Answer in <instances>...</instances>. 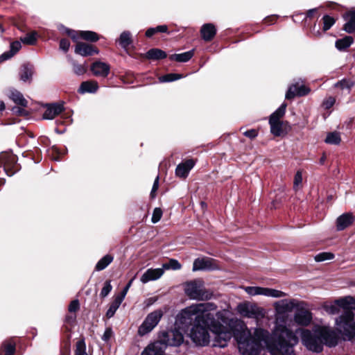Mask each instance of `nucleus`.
Here are the masks:
<instances>
[{
	"label": "nucleus",
	"instance_id": "obj_1",
	"mask_svg": "<svg viewBox=\"0 0 355 355\" xmlns=\"http://www.w3.org/2000/svg\"><path fill=\"white\" fill-rule=\"evenodd\" d=\"M300 302L295 299H284L274 303L275 327L271 332L262 327H255L252 331L243 321L232 319L241 329L235 332L239 350L243 355H259L262 351L270 355H296L294 347L299 343L296 333L286 323L288 314L298 309Z\"/></svg>",
	"mask_w": 355,
	"mask_h": 355
},
{
	"label": "nucleus",
	"instance_id": "obj_2",
	"mask_svg": "<svg viewBox=\"0 0 355 355\" xmlns=\"http://www.w3.org/2000/svg\"><path fill=\"white\" fill-rule=\"evenodd\" d=\"M221 311L214 315L210 311L194 318V324L189 334L191 340L198 346L204 347L209 344L210 334L209 330L215 335L213 346L225 348L232 338L231 329L235 332L241 331L239 326L234 322H230Z\"/></svg>",
	"mask_w": 355,
	"mask_h": 355
},
{
	"label": "nucleus",
	"instance_id": "obj_3",
	"mask_svg": "<svg viewBox=\"0 0 355 355\" xmlns=\"http://www.w3.org/2000/svg\"><path fill=\"white\" fill-rule=\"evenodd\" d=\"M293 332L300 335L302 344L313 353H320L324 345L328 347H336L339 341L338 334L331 327L317 325L311 330L297 328Z\"/></svg>",
	"mask_w": 355,
	"mask_h": 355
},
{
	"label": "nucleus",
	"instance_id": "obj_4",
	"mask_svg": "<svg viewBox=\"0 0 355 355\" xmlns=\"http://www.w3.org/2000/svg\"><path fill=\"white\" fill-rule=\"evenodd\" d=\"M336 303L339 309L343 310V314L336 319V325L337 330L344 336L345 335H352V331H349L352 325L354 324L355 310V299L352 296H347L336 300Z\"/></svg>",
	"mask_w": 355,
	"mask_h": 355
},
{
	"label": "nucleus",
	"instance_id": "obj_5",
	"mask_svg": "<svg viewBox=\"0 0 355 355\" xmlns=\"http://www.w3.org/2000/svg\"><path fill=\"white\" fill-rule=\"evenodd\" d=\"M217 306L213 302H205L192 304L182 309L178 315L176 322L182 325L187 326L191 323L195 318L208 313L209 311H215Z\"/></svg>",
	"mask_w": 355,
	"mask_h": 355
},
{
	"label": "nucleus",
	"instance_id": "obj_6",
	"mask_svg": "<svg viewBox=\"0 0 355 355\" xmlns=\"http://www.w3.org/2000/svg\"><path fill=\"white\" fill-rule=\"evenodd\" d=\"M184 292L190 299L195 300H208L213 295L212 293L204 287L203 282L200 280L187 282L184 286Z\"/></svg>",
	"mask_w": 355,
	"mask_h": 355
},
{
	"label": "nucleus",
	"instance_id": "obj_7",
	"mask_svg": "<svg viewBox=\"0 0 355 355\" xmlns=\"http://www.w3.org/2000/svg\"><path fill=\"white\" fill-rule=\"evenodd\" d=\"M236 311L241 316L254 319L257 322L263 319L266 313L263 308L249 302L239 304L236 306Z\"/></svg>",
	"mask_w": 355,
	"mask_h": 355
},
{
	"label": "nucleus",
	"instance_id": "obj_8",
	"mask_svg": "<svg viewBox=\"0 0 355 355\" xmlns=\"http://www.w3.org/2000/svg\"><path fill=\"white\" fill-rule=\"evenodd\" d=\"M162 316L163 311L161 309L148 314L138 329V334L143 336L150 333L158 324Z\"/></svg>",
	"mask_w": 355,
	"mask_h": 355
},
{
	"label": "nucleus",
	"instance_id": "obj_9",
	"mask_svg": "<svg viewBox=\"0 0 355 355\" xmlns=\"http://www.w3.org/2000/svg\"><path fill=\"white\" fill-rule=\"evenodd\" d=\"M159 341L167 346H180L184 341V336L178 329H174L160 332Z\"/></svg>",
	"mask_w": 355,
	"mask_h": 355
},
{
	"label": "nucleus",
	"instance_id": "obj_10",
	"mask_svg": "<svg viewBox=\"0 0 355 355\" xmlns=\"http://www.w3.org/2000/svg\"><path fill=\"white\" fill-rule=\"evenodd\" d=\"M242 288L250 296L263 295L274 298L285 297L286 294L281 291L274 288L261 286H243Z\"/></svg>",
	"mask_w": 355,
	"mask_h": 355
},
{
	"label": "nucleus",
	"instance_id": "obj_11",
	"mask_svg": "<svg viewBox=\"0 0 355 355\" xmlns=\"http://www.w3.org/2000/svg\"><path fill=\"white\" fill-rule=\"evenodd\" d=\"M63 28L64 33L70 36L73 40H76L78 37H81L82 39L87 41L96 42L99 39L97 33L93 31H81L78 32L64 27H63Z\"/></svg>",
	"mask_w": 355,
	"mask_h": 355
},
{
	"label": "nucleus",
	"instance_id": "obj_12",
	"mask_svg": "<svg viewBox=\"0 0 355 355\" xmlns=\"http://www.w3.org/2000/svg\"><path fill=\"white\" fill-rule=\"evenodd\" d=\"M215 261L211 258L203 257L196 259L193 264V270H212L216 269Z\"/></svg>",
	"mask_w": 355,
	"mask_h": 355
},
{
	"label": "nucleus",
	"instance_id": "obj_13",
	"mask_svg": "<svg viewBox=\"0 0 355 355\" xmlns=\"http://www.w3.org/2000/svg\"><path fill=\"white\" fill-rule=\"evenodd\" d=\"M310 92V89L306 87L304 84H300L299 83H296L295 84L291 85L286 94V99H292L295 96H302L308 94Z\"/></svg>",
	"mask_w": 355,
	"mask_h": 355
},
{
	"label": "nucleus",
	"instance_id": "obj_14",
	"mask_svg": "<svg viewBox=\"0 0 355 355\" xmlns=\"http://www.w3.org/2000/svg\"><path fill=\"white\" fill-rule=\"evenodd\" d=\"M312 313L311 311L304 309H298L294 314V321L299 325L306 327L312 321Z\"/></svg>",
	"mask_w": 355,
	"mask_h": 355
},
{
	"label": "nucleus",
	"instance_id": "obj_15",
	"mask_svg": "<svg viewBox=\"0 0 355 355\" xmlns=\"http://www.w3.org/2000/svg\"><path fill=\"white\" fill-rule=\"evenodd\" d=\"M45 107L46 110L42 115L43 119L52 120L64 111L62 103L46 104Z\"/></svg>",
	"mask_w": 355,
	"mask_h": 355
},
{
	"label": "nucleus",
	"instance_id": "obj_16",
	"mask_svg": "<svg viewBox=\"0 0 355 355\" xmlns=\"http://www.w3.org/2000/svg\"><path fill=\"white\" fill-rule=\"evenodd\" d=\"M164 345L157 340L148 345L142 351L141 355H165Z\"/></svg>",
	"mask_w": 355,
	"mask_h": 355
},
{
	"label": "nucleus",
	"instance_id": "obj_17",
	"mask_svg": "<svg viewBox=\"0 0 355 355\" xmlns=\"http://www.w3.org/2000/svg\"><path fill=\"white\" fill-rule=\"evenodd\" d=\"M110 70V65L101 61L95 62L91 66V71L96 76L107 77Z\"/></svg>",
	"mask_w": 355,
	"mask_h": 355
},
{
	"label": "nucleus",
	"instance_id": "obj_18",
	"mask_svg": "<svg viewBox=\"0 0 355 355\" xmlns=\"http://www.w3.org/2000/svg\"><path fill=\"white\" fill-rule=\"evenodd\" d=\"M194 166L195 162L193 159H187L177 166L175 175L179 178H186Z\"/></svg>",
	"mask_w": 355,
	"mask_h": 355
},
{
	"label": "nucleus",
	"instance_id": "obj_19",
	"mask_svg": "<svg viewBox=\"0 0 355 355\" xmlns=\"http://www.w3.org/2000/svg\"><path fill=\"white\" fill-rule=\"evenodd\" d=\"M164 274L163 268H149L141 277V282L146 284L159 279Z\"/></svg>",
	"mask_w": 355,
	"mask_h": 355
},
{
	"label": "nucleus",
	"instance_id": "obj_20",
	"mask_svg": "<svg viewBox=\"0 0 355 355\" xmlns=\"http://www.w3.org/2000/svg\"><path fill=\"white\" fill-rule=\"evenodd\" d=\"M75 53L82 56H88L93 54H98L99 51L92 45L79 42L76 46Z\"/></svg>",
	"mask_w": 355,
	"mask_h": 355
},
{
	"label": "nucleus",
	"instance_id": "obj_21",
	"mask_svg": "<svg viewBox=\"0 0 355 355\" xmlns=\"http://www.w3.org/2000/svg\"><path fill=\"white\" fill-rule=\"evenodd\" d=\"M271 133L276 137L281 136L287 131L288 123L283 121H269Z\"/></svg>",
	"mask_w": 355,
	"mask_h": 355
},
{
	"label": "nucleus",
	"instance_id": "obj_22",
	"mask_svg": "<svg viewBox=\"0 0 355 355\" xmlns=\"http://www.w3.org/2000/svg\"><path fill=\"white\" fill-rule=\"evenodd\" d=\"M354 221V216L351 213H345L340 216L336 220L338 230H343L349 226Z\"/></svg>",
	"mask_w": 355,
	"mask_h": 355
},
{
	"label": "nucleus",
	"instance_id": "obj_23",
	"mask_svg": "<svg viewBox=\"0 0 355 355\" xmlns=\"http://www.w3.org/2000/svg\"><path fill=\"white\" fill-rule=\"evenodd\" d=\"M355 85V81L351 78H344L334 85V88L338 89L341 91H346L347 94H349L352 89Z\"/></svg>",
	"mask_w": 355,
	"mask_h": 355
},
{
	"label": "nucleus",
	"instance_id": "obj_24",
	"mask_svg": "<svg viewBox=\"0 0 355 355\" xmlns=\"http://www.w3.org/2000/svg\"><path fill=\"white\" fill-rule=\"evenodd\" d=\"M21 48V42L15 41L11 42L10 46V51L4 52L0 55V63L3 61L7 60L14 56Z\"/></svg>",
	"mask_w": 355,
	"mask_h": 355
},
{
	"label": "nucleus",
	"instance_id": "obj_25",
	"mask_svg": "<svg viewBox=\"0 0 355 355\" xmlns=\"http://www.w3.org/2000/svg\"><path fill=\"white\" fill-rule=\"evenodd\" d=\"M200 33L204 40L210 41L216 35V30L212 24H205L202 26Z\"/></svg>",
	"mask_w": 355,
	"mask_h": 355
},
{
	"label": "nucleus",
	"instance_id": "obj_26",
	"mask_svg": "<svg viewBox=\"0 0 355 355\" xmlns=\"http://www.w3.org/2000/svg\"><path fill=\"white\" fill-rule=\"evenodd\" d=\"M98 88V83L95 81H85L83 82L78 89V92L80 94L85 93H94Z\"/></svg>",
	"mask_w": 355,
	"mask_h": 355
},
{
	"label": "nucleus",
	"instance_id": "obj_27",
	"mask_svg": "<svg viewBox=\"0 0 355 355\" xmlns=\"http://www.w3.org/2000/svg\"><path fill=\"white\" fill-rule=\"evenodd\" d=\"M33 73V67L30 64H23L19 71L20 80L23 82L31 81Z\"/></svg>",
	"mask_w": 355,
	"mask_h": 355
},
{
	"label": "nucleus",
	"instance_id": "obj_28",
	"mask_svg": "<svg viewBox=\"0 0 355 355\" xmlns=\"http://www.w3.org/2000/svg\"><path fill=\"white\" fill-rule=\"evenodd\" d=\"M9 97L16 104L23 107H26L28 105V101L24 98L22 94L17 90L14 89L10 91Z\"/></svg>",
	"mask_w": 355,
	"mask_h": 355
},
{
	"label": "nucleus",
	"instance_id": "obj_29",
	"mask_svg": "<svg viewBox=\"0 0 355 355\" xmlns=\"http://www.w3.org/2000/svg\"><path fill=\"white\" fill-rule=\"evenodd\" d=\"M194 55V50L192 49L191 51L179 53V54H173L169 56V59L171 60H175L178 62H188Z\"/></svg>",
	"mask_w": 355,
	"mask_h": 355
},
{
	"label": "nucleus",
	"instance_id": "obj_30",
	"mask_svg": "<svg viewBox=\"0 0 355 355\" xmlns=\"http://www.w3.org/2000/svg\"><path fill=\"white\" fill-rule=\"evenodd\" d=\"M167 55L165 51L159 49H151L146 53V58L148 60H161L166 58Z\"/></svg>",
	"mask_w": 355,
	"mask_h": 355
},
{
	"label": "nucleus",
	"instance_id": "obj_31",
	"mask_svg": "<svg viewBox=\"0 0 355 355\" xmlns=\"http://www.w3.org/2000/svg\"><path fill=\"white\" fill-rule=\"evenodd\" d=\"M354 42L351 36H345L343 38L337 40L335 43L336 49L339 51H345L349 48Z\"/></svg>",
	"mask_w": 355,
	"mask_h": 355
},
{
	"label": "nucleus",
	"instance_id": "obj_32",
	"mask_svg": "<svg viewBox=\"0 0 355 355\" xmlns=\"http://www.w3.org/2000/svg\"><path fill=\"white\" fill-rule=\"evenodd\" d=\"M123 301V300L121 298L119 297L118 296L114 297V300L111 303L109 309L106 312V316L108 318H110L114 316L116 310L119 309Z\"/></svg>",
	"mask_w": 355,
	"mask_h": 355
},
{
	"label": "nucleus",
	"instance_id": "obj_33",
	"mask_svg": "<svg viewBox=\"0 0 355 355\" xmlns=\"http://www.w3.org/2000/svg\"><path fill=\"white\" fill-rule=\"evenodd\" d=\"M287 107V104L283 103L277 109L269 118V121H281V119L284 116L286 112V109Z\"/></svg>",
	"mask_w": 355,
	"mask_h": 355
},
{
	"label": "nucleus",
	"instance_id": "obj_34",
	"mask_svg": "<svg viewBox=\"0 0 355 355\" xmlns=\"http://www.w3.org/2000/svg\"><path fill=\"white\" fill-rule=\"evenodd\" d=\"M114 259V257L110 254H106L102 257L96 263L95 269L97 271L103 270L110 264Z\"/></svg>",
	"mask_w": 355,
	"mask_h": 355
},
{
	"label": "nucleus",
	"instance_id": "obj_35",
	"mask_svg": "<svg viewBox=\"0 0 355 355\" xmlns=\"http://www.w3.org/2000/svg\"><path fill=\"white\" fill-rule=\"evenodd\" d=\"M117 42L122 48L126 49L132 42L130 33L127 31L121 33Z\"/></svg>",
	"mask_w": 355,
	"mask_h": 355
},
{
	"label": "nucleus",
	"instance_id": "obj_36",
	"mask_svg": "<svg viewBox=\"0 0 355 355\" xmlns=\"http://www.w3.org/2000/svg\"><path fill=\"white\" fill-rule=\"evenodd\" d=\"M325 143L331 145H338L341 141L340 134L338 132H331L327 134Z\"/></svg>",
	"mask_w": 355,
	"mask_h": 355
},
{
	"label": "nucleus",
	"instance_id": "obj_37",
	"mask_svg": "<svg viewBox=\"0 0 355 355\" xmlns=\"http://www.w3.org/2000/svg\"><path fill=\"white\" fill-rule=\"evenodd\" d=\"M21 42L28 45H34L37 42V33L32 32L26 34L24 37L20 38Z\"/></svg>",
	"mask_w": 355,
	"mask_h": 355
},
{
	"label": "nucleus",
	"instance_id": "obj_38",
	"mask_svg": "<svg viewBox=\"0 0 355 355\" xmlns=\"http://www.w3.org/2000/svg\"><path fill=\"white\" fill-rule=\"evenodd\" d=\"M182 78V75L178 73H168L160 76L159 80L160 83H168L179 80Z\"/></svg>",
	"mask_w": 355,
	"mask_h": 355
},
{
	"label": "nucleus",
	"instance_id": "obj_39",
	"mask_svg": "<svg viewBox=\"0 0 355 355\" xmlns=\"http://www.w3.org/2000/svg\"><path fill=\"white\" fill-rule=\"evenodd\" d=\"M334 254L329 252H320L315 256V261L322 262L327 260H331L334 258Z\"/></svg>",
	"mask_w": 355,
	"mask_h": 355
},
{
	"label": "nucleus",
	"instance_id": "obj_40",
	"mask_svg": "<svg viewBox=\"0 0 355 355\" xmlns=\"http://www.w3.org/2000/svg\"><path fill=\"white\" fill-rule=\"evenodd\" d=\"M181 264L178 262V261L171 259L169 260L168 263H165L162 265L163 270H179L181 268Z\"/></svg>",
	"mask_w": 355,
	"mask_h": 355
},
{
	"label": "nucleus",
	"instance_id": "obj_41",
	"mask_svg": "<svg viewBox=\"0 0 355 355\" xmlns=\"http://www.w3.org/2000/svg\"><path fill=\"white\" fill-rule=\"evenodd\" d=\"M322 21H323V31H327L329 29H330L336 22V20L334 19V18H333L327 15L323 16Z\"/></svg>",
	"mask_w": 355,
	"mask_h": 355
},
{
	"label": "nucleus",
	"instance_id": "obj_42",
	"mask_svg": "<svg viewBox=\"0 0 355 355\" xmlns=\"http://www.w3.org/2000/svg\"><path fill=\"white\" fill-rule=\"evenodd\" d=\"M75 355H88L86 352V346L83 340H78L76 343Z\"/></svg>",
	"mask_w": 355,
	"mask_h": 355
},
{
	"label": "nucleus",
	"instance_id": "obj_43",
	"mask_svg": "<svg viewBox=\"0 0 355 355\" xmlns=\"http://www.w3.org/2000/svg\"><path fill=\"white\" fill-rule=\"evenodd\" d=\"M3 350L5 351L4 355H13L15 352V343L12 342H5L2 345Z\"/></svg>",
	"mask_w": 355,
	"mask_h": 355
},
{
	"label": "nucleus",
	"instance_id": "obj_44",
	"mask_svg": "<svg viewBox=\"0 0 355 355\" xmlns=\"http://www.w3.org/2000/svg\"><path fill=\"white\" fill-rule=\"evenodd\" d=\"M324 310L329 314H337L339 312V306L336 303V300L333 304H326L324 306Z\"/></svg>",
	"mask_w": 355,
	"mask_h": 355
},
{
	"label": "nucleus",
	"instance_id": "obj_45",
	"mask_svg": "<svg viewBox=\"0 0 355 355\" xmlns=\"http://www.w3.org/2000/svg\"><path fill=\"white\" fill-rule=\"evenodd\" d=\"M73 69L76 74L80 76L85 73L86 69L84 65L78 64L75 61L72 62Z\"/></svg>",
	"mask_w": 355,
	"mask_h": 355
},
{
	"label": "nucleus",
	"instance_id": "obj_46",
	"mask_svg": "<svg viewBox=\"0 0 355 355\" xmlns=\"http://www.w3.org/2000/svg\"><path fill=\"white\" fill-rule=\"evenodd\" d=\"M112 289V286L111 285L110 281H106L104 284V286L101 291L100 295L101 297H105L108 295V294L111 292Z\"/></svg>",
	"mask_w": 355,
	"mask_h": 355
},
{
	"label": "nucleus",
	"instance_id": "obj_47",
	"mask_svg": "<svg viewBox=\"0 0 355 355\" xmlns=\"http://www.w3.org/2000/svg\"><path fill=\"white\" fill-rule=\"evenodd\" d=\"M162 214H163L162 210L160 208H159V207L155 208L153 211L152 218H151L152 223H157V222H159L162 216Z\"/></svg>",
	"mask_w": 355,
	"mask_h": 355
},
{
	"label": "nucleus",
	"instance_id": "obj_48",
	"mask_svg": "<svg viewBox=\"0 0 355 355\" xmlns=\"http://www.w3.org/2000/svg\"><path fill=\"white\" fill-rule=\"evenodd\" d=\"M302 182V172L298 171L295 175L294 181H293V188L295 190H297L299 189V186Z\"/></svg>",
	"mask_w": 355,
	"mask_h": 355
},
{
	"label": "nucleus",
	"instance_id": "obj_49",
	"mask_svg": "<svg viewBox=\"0 0 355 355\" xmlns=\"http://www.w3.org/2000/svg\"><path fill=\"white\" fill-rule=\"evenodd\" d=\"M336 102V98L333 96H329L322 102V106L325 110L330 109Z\"/></svg>",
	"mask_w": 355,
	"mask_h": 355
},
{
	"label": "nucleus",
	"instance_id": "obj_50",
	"mask_svg": "<svg viewBox=\"0 0 355 355\" xmlns=\"http://www.w3.org/2000/svg\"><path fill=\"white\" fill-rule=\"evenodd\" d=\"M345 31L348 33H355V22L347 21L343 27Z\"/></svg>",
	"mask_w": 355,
	"mask_h": 355
},
{
	"label": "nucleus",
	"instance_id": "obj_51",
	"mask_svg": "<svg viewBox=\"0 0 355 355\" xmlns=\"http://www.w3.org/2000/svg\"><path fill=\"white\" fill-rule=\"evenodd\" d=\"M134 281V278L131 279L128 283L127 284V285L123 288V289L122 290V291L120 293V294H119L117 296L120 298H121L123 300H124L129 288H130V286H132V284Z\"/></svg>",
	"mask_w": 355,
	"mask_h": 355
},
{
	"label": "nucleus",
	"instance_id": "obj_52",
	"mask_svg": "<svg viewBox=\"0 0 355 355\" xmlns=\"http://www.w3.org/2000/svg\"><path fill=\"white\" fill-rule=\"evenodd\" d=\"M80 308V304L78 300H74L71 302L69 305L68 310L69 312L73 313L77 311Z\"/></svg>",
	"mask_w": 355,
	"mask_h": 355
},
{
	"label": "nucleus",
	"instance_id": "obj_53",
	"mask_svg": "<svg viewBox=\"0 0 355 355\" xmlns=\"http://www.w3.org/2000/svg\"><path fill=\"white\" fill-rule=\"evenodd\" d=\"M70 47V42L67 39H62L60 42V49L64 52H67Z\"/></svg>",
	"mask_w": 355,
	"mask_h": 355
},
{
	"label": "nucleus",
	"instance_id": "obj_54",
	"mask_svg": "<svg viewBox=\"0 0 355 355\" xmlns=\"http://www.w3.org/2000/svg\"><path fill=\"white\" fill-rule=\"evenodd\" d=\"M349 331H352V335H345L344 339L349 341L354 340L355 342V322H354V324L350 327Z\"/></svg>",
	"mask_w": 355,
	"mask_h": 355
},
{
	"label": "nucleus",
	"instance_id": "obj_55",
	"mask_svg": "<svg viewBox=\"0 0 355 355\" xmlns=\"http://www.w3.org/2000/svg\"><path fill=\"white\" fill-rule=\"evenodd\" d=\"M243 135L250 139H254L258 135V132L255 129H251L244 132Z\"/></svg>",
	"mask_w": 355,
	"mask_h": 355
},
{
	"label": "nucleus",
	"instance_id": "obj_56",
	"mask_svg": "<svg viewBox=\"0 0 355 355\" xmlns=\"http://www.w3.org/2000/svg\"><path fill=\"white\" fill-rule=\"evenodd\" d=\"M345 19L355 22V10H350L344 15Z\"/></svg>",
	"mask_w": 355,
	"mask_h": 355
},
{
	"label": "nucleus",
	"instance_id": "obj_57",
	"mask_svg": "<svg viewBox=\"0 0 355 355\" xmlns=\"http://www.w3.org/2000/svg\"><path fill=\"white\" fill-rule=\"evenodd\" d=\"M112 335V331L111 328H107L105 331H104V334L102 336V340L104 341H108Z\"/></svg>",
	"mask_w": 355,
	"mask_h": 355
},
{
	"label": "nucleus",
	"instance_id": "obj_58",
	"mask_svg": "<svg viewBox=\"0 0 355 355\" xmlns=\"http://www.w3.org/2000/svg\"><path fill=\"white\" fill-rule=\"evenodd\" d=\"M12 110L14 113L17 114L19 115H24L26 112L24 109L17 107V106L13 107Z\"/></svg>",
	"mask_w": 355,
	"mask_h": 355
},
{
	"label": "nucleus",
	"instance_id": "obj_59",
	"mask_svg": "<svg viewBox=\"0 0 355 355\" xmlns=\"http://www.w3.org/2000/svg\"><path fill=\"white\" fill-rule=\"evenodd\" d=\"M159 187V176L157 175L154 181L153 188L151 190V196L153 197V193H155L157 189Z\"/></svg>",
	"mask_w": 355,
	"mask_h": 355
},
{
	"label": "nucleus",
	"instance_id": "obj_60",
	"mask_svg": "<svg viewBox=\"0 0 355 355\" xmlns=\"http://www.w3.org/2000/svg\"><path fill=\"white\" fill-rule=\"evenodd\" d=\"M155 33H157L156 28H150L146 32V36L148 37H152Z\"/></svg>",
	"mask_w": 355,
	"mask_h": 355
},
{
	"label": "nucleus",
	"instance_id": "obj_61",
	"mask_svg": "<svg viewBox=\"0 0 355 355\" xmlns=\"http://www.w3.org/2000/svg\"><path fill=\"white\" fill-rule=\"evenodd\" d=\"M155 28H156L157 32L166 33L168 31V27L166 25H160V26H157Z\"/></svg>",
	"mask_w": 355,
	"mask_h": 355
},
{
	"label": "nucleus",
	"instance_id": "obj_62",
	"mask_svg": "<svg viewBox=\"0 0 355 355\" xmlns=\"http://www.w3.org/2000/svg\"><path fill=\"white\" fill-rule=\"evenodd\" d=\"M317 8H313V9H310L307 11L306 12V17H311L313 16V15L317 12Z\"/></svg>",
	"mask_w": 355,
	"mask_h": 355
},
{
	"label": "nucleus",
	"instance_id": "obj_63",
	"mask_svg": "<svg viewBox=\"0 0 355 355\" xmlns=\"http://www.w3.org/2000/svg\"><path fill=\"white\" fill-rule=\"evenodd\" d=\"M275 18V17H268L266 19H265V23L266 24H272V19H273Z\"/></svg>",
	"mask_w": 355,
	"mask_h": 355
},
{
	"label": "nucleus",
	"instance_id": "obj_64",
	"mask_svg": "<svg viewBox=\"0 0 355 355\" xmlns=\"http://www.w3.org/2000/svg\"><path fill=\"white\" fill-rule=\"evenodd\" d=\"M5 109V104L2 101H0V111H2Z\"/></svg>",
	"mask_w": 355,
	"mask_h": 355
}]
</instances>
